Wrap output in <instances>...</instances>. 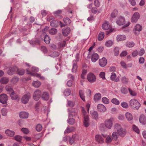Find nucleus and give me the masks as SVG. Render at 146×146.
<instances>
[{"label": "nucleus", "mask_w": 146, "mask_h": 146, "mask_svg": "<svg viewBox=\"0 0 146 146\" xmlns=\"http://www.w3.org/2000/svg\"><path fill=\"white\" fill-rule=\"evenodd\" d=\"M126 118L128 121H131L133 119L132 114L129 113L127 112L125 114Z\"/></svg>", "instance_id": "2f4dec72"}, {"label": "nucleus", "mask_w": 146, "mask_h": 146, "mask_svg": "<svg viewBox=\"0 0 146 146\" xmlns=\"http://www.w3.org/2000/svg\"><path fill=\"white\" fill-rule=\"evenodd\" d=\"M68 121L69 124L72 125L75 123V119L73 118H70L69 119H68Z\"/></svg>", "instance_id": "37998d69"}, {"label": "nucleus", "mask_w": 146, "mask_h": 146, "mask_svg": "<svg viewBox=\"0 0 146 146\" xmlns=\"http://www.w3.org/2000/svg\"><path fill=\"white\" fill-rule=\"evenodd\" d=\"M77 66L76 64V63L74 62L73 64V68H72V71L73 72H76L77 69Z\"/></svg>", "instance_id": "6e6d98bb"}, {"label": "nucleus", "mask_w": 146, "mask_h": 146, "mask_svg": "<svg viewBox=\"0 0 146 146\" xmlns=\"http://www.w3.org/2000/svg\"><path fill=\"white\" fill-rule=\"evenodd\" d=\"M74 104V103L73 101L69 100L68 101V105L70 107H73Z\"/></svg>", "instance_id": "bf43d9fd"}, {"label": "nucleus", "mask_w": 146, "mask_h": 146, "mask_svg": "<svg viewBox=\"0 0 146 146\" xmlns=\"http://www.w3.org/2000/svg\"><path fill=\"white\" fill-rule=\"evenodd\" d=\"M99 65L101 66L104 67L106 65L107 63V60L105 58L103 57L99 60Z\"/></svg>", "instance_id": "ddd939ff"}, {"label": "nucleus", "mask_w": 146, "mask_h": 146, "mask_svg": "<svg viewBox=\"0 0 146 146\" xmlns=\"http://www.w3.org/2000/svg\"><path fill=\"white\" fill-rule=\"evenodd\" d=\"M110 26L109 23L107 21L105 22L102 26V29L105 30H106L110 28Z\"/></svg>", "instance_id": "393cba45"}, {"label": "nucleus", "mask_w": 146, "mask_h": 146, "mask_svg": "<svg viewBox=\"0 0 146 146\" xmlns=\"http://www.w3.org/2000/svg\"><path fill=\"white\" fill-rule=\"evenodd\" d=\"M111 102L113 103L116 105H119V101L115 98L113 99Z\"/></svg>", "instance_id": "603ef678"}, {"label": "nucleus", "mask_w": 146, "mask_h": 146, "mask_svg": "<svg viewBox=\"0 0 146 146\" xmlns=\"http://www.w3.org/2000/svg\"><path fill=\"white\" fill-rule=\"evenodd\" d=\"M7 100L8 97L6 94H2L0 95V102L2 103L6 104Z\"/></svg>", "instance_id": "0eeeda50"}, {"label": "nucleus", "mask_w": 146, "mask_h": 146, "mask_svg": "<svg viewBox=\"0 0 146 146\" xmlns=\"http://www.w3.org/2000/svg\"><path fill=\"white\" fill-rule=\"evenodd\" d=\"M94 5L96 7H98L100 6V2L98 0H95L94 2Z\"/></svg>", "instance_id": "338daca9"}, {"label": "nucleus", "mask_w": 146, "mask_h": 146, "mask_svg": "<svg viewBox=\"0 0 146 146\" xmlns=\"http://www.w3.org/2000/svg\"><path fill=\"white\" fill-rule=\"evenodd\" d=\"M5 133L7 136L11 137H13L15 135V132L13 131L7 129L5 131Z\"/></svg>", "instance_id": "a211bd4d"}, {"label": "nucleus", "mask_w": 146, "mask_h": 146, "mask_svg": "<svg viewBox=\"0 0 146 146\" xmlns=\"http://www.w3.org/2000/svg\"><path fill=\"white\" fill-rule=\"evenodd\" d=\"M49 29V27H45L42 30V33L41 34H43V35L45 34L46 35V32Z\"/></svg>", "instance_id": "69168bd1"}, {"label": "nucleus", "mask_w": 146, "mask_h": 146, "mask_svg": "<svg viewBox=\"0 0 146 146\" xmlns=\"http://www.w3.org/2000/svg\"><path fill=\"white\" fill-rule=\"evenodd\" d=\"M95 139L96 141L98 143H102L104 142V139L100 135H96L95 137Z\"/></svg>", "instance_id": "4468645a"}, {"label": "nucleus", "mask_w": 146, "mask_h": 146, "mask_svg": "<svg viewBox=\"0 0 146 146\" xmlns=\"http://www.w3.org/2000/svg\"><path fill=\"white\" fill-rule=\"evenodd\" d=\"M33 85L35 87L38 88L41 85V83L38 81H34L33 83Z\"/></svg>", "instance_id": "f704fd0d"}, {"label": "nucleus", "mask_w": 146, "mask_h": 146, "mask_svg": "<svg viewBox=\"0 0 146 146\" xmlns=\"http://www.w3.org/2000/svg\"><path fill=\"white\" fill-rule=\"evenodd\" d=\"M9 81V79L6 77L2 78L0 80L1 83L2 84H6Z\"/></svg>", "instance_id": "473e14b6"}, {"label": "nucleus", "mask_w": 146, "mask_h": 146, "mask_svg": "<svg viewBox=\"0 0 146 146\" xmlns=\"http://www.w3.org/2000/svg\"><path fill=\"white\" fill-rule=\"evenodd\" d=\"M17 69V68L16 66L11 67L9 68L8 71L7 73L9 75H12L15 72Z\"/></svg>", "instance_id": "9b49d317"}, {"label": "nucleus", "mask_w": 146, "mask_h": 146, "mask_svg": "<svg viewBox=\"0 0 146 146\" xmlns=\"http://www.w3.org/2000/svg\"><path fill=\"white\" fill-rule=\"evenodd\" d=\"M139 120L140 122L143 124H145L146 123V119L145 116L143 115H141Z\"/></svg>", "instance_id": "4be33fe9"}, {"label": "nucleus", "mask_w": 146, "mask_h": 146, "mask_svg": "<svg viewBox=\"0 0 146 146\" xmlns=\"http://www.w3.org/2000/svg\"><path fill=\"white\" fill-rule=\"evenodd\" d=\"M104 37V33L102 32H100L98 36V39L99 41L102 40Z\"/></svg>", "instance_id": "7c9ffc66"}, {"label": "nucleus", "mask_w": 146, "mask_h": 146, "mask_svg": "<svg viewBox=\"0 0 146 146\" xmlns=\"http://www.w3.org/2000/svg\"><path fill=\"white\" fill-rule=\"evenodd\" d=\"M17 73L20 75H22L24 74L25 73V70L23 69H19L17 68L16 71Z\"/></svg>", "instance_id": "e433bc0d"}, {"label": "nucleus", "mask_w": 146, "mask_h": 146, "mask_svg": "<svg viewBox=\"0 0 146 146\" xmlns=\"http://www.w3.org/2000/svg\"><path fill=\"white\" fill-rule=\"evenodd\" d=\"M118 11L116 9L114 10L111 14V16L112 18H115L117 15Z\"/></svg>", "instance_id": "72a5a7b5"}, {"label": "nucleus", "mask_w": 146, "mask_h": 146, "mask_svg": "<svg viewBox=\"0 0 146 146\" xmlns=\"http://www.w3.org/2000/svg\"><path fill=\"white\" fill-rule=\"evenodd\" d=\"M92 116L95 119H96L98 118V114L96 111H94L92 113Z\"/></svg>", "instance_id": "49530a36"}, {"label": "nucleus", "mask_w": 146, "mask_h": 146, "mask_svg": "<svg viewBox=\"0 0 146 146\" xmlns=\"http://www.w3.org/2000/svg\"><path fill=\"white\" fill-rule=\"evenodd\" d=\"M126 39V37L124 35H119L117 36V40L118 41L125 40Z\"/></svg>", "instance_id": "b1692460"}, {"label": "nucleus", "mask_w": 146, "mask_h": 146, "mask_svg": "<svg viewBox=\"0 0 146 146\" xmlns=\"http://www.w3.org/2000/svg\"><path fill=\"white\" fill-rule=\"evenodd\" d=\"M42 98L44 100H48L49 98V96L48 93L46 92H44L42 94Z\"/></svg>", "instance_id": "aec40b11"}, {"label": "nucleus", "mask_w": 146, "mask_h": 146, "mask_svg": "<svg viewBox=\"0 0 146 146\" xmlns=\"http://www.w3.org/2000/svg\"><path fill=\"white\" fill-rule=\"evenodd\" d=\"M133 130L137 133L139 132V131L138 128L135 125H133Z\"/></svg>", "instance_id": "13d9d810"}, {"label": "nucleus", "mask_w": 146, "mask_h": 146, "mask_svg": "<svg viewBox=\"0 0 146 146\" xmlns=\"http://www.w3.org/2000/svg\"><path fill=\"white\" fill-rule=\"evenodd\" d=\"M70 30L69 28H67L62 30V33L65 36H67L70 32Z\"/></svg>", "instance_id": "6ab92c4d"}, {"label": "nucleus", "mask_w": 146, "mask_h": 146, "mask_svg": "<svg viewBox=\"0 0 146 146\" xmlns=\"http://www.w3.org/2000/svg\"><path fill=\"white\" fill-rule=\"evenodd\" d=\"M5 89L7 91L11 92V93L13 91H14L12 88L11 86L8 85L6 86Z\"/></svg>", "instance_id": "864d4df0"}, {"label": "nucleus", "mask_w": 146, "mask_h": 146, "mask_svg": "<svg viewBox=\"0 0 146 146\" xmlns=\"http://www.w3.org/2000/svg\"><path fill=\"white\" fill-rule=\"evenodd\" d=\"M87 79L90 82L93 83L95 81L96 77L93 74L90 73L87 75Z\"/></svg>", "instance_id": "20e7f679"}, {"label": "nucleus", "mask_w": 146, "mask_h": 146, "mask_svg": "<svg viewBox=\"0 0 146 146\" xmlns=\"http://www.w3.org/2000/svg\"><path fill=\"white\" fill-rule=\"evenodd\" d=\"M14 139L17 141L21 142L22 140L21 136L19 135L15 136L14 137Z\"/></svg>", "instance_id": "c03bdc74"}, {"label": "nucleus", "mask_w": 146, "mask_h": 146, "mask_svg": "<svg viewBox=\"0 0 146 146\" xmlns=\"http://www.w3.org/2000/svg\"><path fill=\"white\" fill-rule=\"evenodd\" d=\"M113 44V42L111 40H109L106 42L105 45L109 47L112 45Z\"/></svg>", "instance_id": "a18cd8bd"}, {"label": "nucleus", "mask_w": 146, "mask_h": 146, "mask_svg": "<svg viewBox=\"0 0 146 146\" xmlns=\"http://www.w3.org/2000/svg\"><path fill=\"white\" fill-rule=\"evenodd\" d=\"M75 129V128L73 127H67L64 133H68L74 131Z\"/></svg>", "instance_id": "a878e982"}, {"label": "nucleus", "mask_w": 146, "mask_h": 146, "mask_svg": "<svg viewBox=\"0 0 146 146\" xmlns=\"http://www.w3.org/2000/svg\"><path fill=\"white\" fill-rule=\"evenodd\" d=\"M142 29V27L141 26H140L139 24H137L136 25V26L135 27L134 31V30H135V32H134V33L135 34H137V33L136 32V31H137L138 32H139L141 31Z\"/></svg>", "instance_id": "bb28decb"}, {"label": "nucleus", "mask_w": 146, "mask_h": 146, "mask_svg": "<svg viewBox=\"0 0 146 146\" xmlns=\"http://www.w3.org/2000/svg\"><path fill=\"white\" fill-rule=\"evenodd\" d=\"M84 120L83 121V124L84 126L88 127L89 125V117L88 115H86L84 114Z\"/></svg>", "instance_id": "dca6fc26"}, {"label": "nucleus", "mask_w": 146, "mask_h": 146, "mask_svg": "<svg viewBox=\"0 0 146 146\" xmlns=\"http://www.w3.org/2000/svg\"><path fill=\"white\" fill-rule=\"evenodd\" d=\"M115 129L117 130L118 134L121 137H124L126 133V130L122 128L119 124H116L115 125Z\"/></svg>", "instance_id": "f257e3e1"}, {"label": "nucleus", "mask_w": 146, "mask_h": 146, "mask_svg": "<svg viewBox=\"0 0 146 146\" xmlns=\"http://www.w3.org/2000/svg\"><path fill=\"white\" fill-rule=\"evenodd\" d=\"M105 126L107 128L110 129L113 125L112 120L111 119H107L105 122Z\"/></svg>", "instance_id": "1a4fd4ad"}, {"label": "nucleus", "mask_w": 146, "mask_h": 146, "mask_svg": "<svg viewBox=\"0 0 146 146\" xmlns=\"http://www.w3.org/2000/svg\"><path fill=\"white\" fill-rule=\"evenodd\" d=\"M27 73L28 74H31L33 76H35L39 78L40 76V74L33 73L29 71L28 70H27Z\"/></svg>", "instance_id": "58836bf2"}, {"label": "nucleus", "mask_w": 146, "mask_h": 146, "mask_svg": "<svg viewBox=\"0 0 146 146\" xmlns=\"http://www.w3.org/2000/svg\"><path fill=\"white\" fill-rule=\"evenodd\" d=\"M140 17V15L138 12L135 13L132 16L131 20V22L133 23H136L139 18Z\"/></svg>", "instance_id": "39448f33"}, {"label": "nucleus", "mask_w": 146, "mask_h": 146, "mask_svg": "<svg viewBox=\"0 0 146 146\" xmlns=\"http://www.w3.org/2000/svg\"><path fill=\"white\" fill-rule=\"evenodd\" d=\"M129 105L134 110H138L141 106L140 104L136 100L133 99L129 101Z\"/></svg>", "instance_id": "f03ea898"}, {"label": "nucleus", "mask_w": 146, "mask_h": 146, "mask_svg": "<svg viewBox=\"0 0 146 146\" xmlns=\"http://www.w3.org/2000/svg\"><path fill=\"white\" fill-rule=\"evenodd\" d=\"M71 93V90L69 89H66L64 92V94L66 96L69 95Z\"/></svg>", "instance_id": "a19ab883"}, {"label": "nucleus", "mask_w": 146, "mask_h": 146, "mask_svg": "<svg viewBox=\"0 0 146 146\" xmlns=\"http://www.w3.org/2000/svg\"><path fill=\"white\" fill-rule=\"evenodd\" d=\"M116 74L115 73L113 72H112L110 77L111 79L112 80H114L116 77Z\"/></svg>", "instance_id": "e2e57ef3"}, {"label": "nucleus", "mask_w": 146, "mask_h": 146, "mask_svg": "<svg viewBox=\"0 0 146 146\" xmlns=\"http://www.w3.org/2000/svg\"><path fill=\"white\" fill-rule=\"evenodd\" d=\"M77 111L76 109H72L69 112V116L70 117H73L76 116L77 115Z\"/></svg>", "instance_id": "2eb2a0df"}, {"label": "nucleus", "mask_w": 146, "mask_h": 146, "mask_svg": "<svg viewBox=\"0 0 146 146\" xmlns=\"http://www.w3.org/2000/svg\"><path fill=\"white\" fill-rule=\"evenodd\" d=\"M30 98V95L29 94H25L22 98L21 101L24 104H27L29 101Z\"/></svg>", "instance_id": "423d86ee"}, {"label": "nucleus", "mask_w": 146, "mask_h": 146, "mask_svg": "<svg viewBox=\"0 0 146 146\" xmlns=\"http://www.w3.org/2000/svg\"><path fill=\"white\" fill-rule=\"evenodd\" d=\"M19 81V78L17 77H14L12 78L11 80L13 84H15Z\"/></svg>", "instance_id": "052dcab7"}, {"label": "nucleus", "mask_w": 146, "mask_h": 146, "mask_svg": "<svg viewBox=\"0 0 146 146\" xmlns=\"http://www.w3.org/2000/svg\"><path fill=\"white\" fill-rule=\"evenodd\" d=\"M116 23L119 25H123L125 23V21L124 17H118Z\"/></svg>", "instance_id": "6e6552de"}, {"label": "nucleus", "mask_w": 146, "mask_h": 146, "mask_svg": "<svg viewBox=\"0 0 146 146\" xmlns=\"http://www.w3.org/2000/svg\"><path fill=\"white\" fill-rule=\"evenodd\" d=\"M79 93L80 98L84 101H85V97L83 91L82 90H80L79 91Z\"/></svg>", "instance_id": "c756f323"}, {"label": "nucleus", "mask_w": 146, "mask_h": 146, "mask_svg": "<svg viewBox=\"0 0 146 146\" xmlns=\"http://www.w3.org/2000/svg\"><path fill=\"white\" fill-rule=\"evenodd\" d=\"M97 109L99 111L104 112L106 110V107L101 104H99L97 106Z\"/></svg>", "instance_id": "f8f14e48"}, {"label": "nucleus", "mask_w": 146, "mask_h": 146, "mask_svg": "<svg viewBox=\"0 0 146 146\" xmlns=\"http://www.w3.org/2000/svg\"><path fill=\"white\" fill-rule=\"evenodd\" d=\"M121 81L122 83L126 84L128 82V79L125 76H124L121 78Z\"/></svg>", "instance_id": "de8ad7c7"}, {"label": "nucleus", "mask_w": 146, "mask_h": 146, "mask_svg": "<svg viewBox=\"0 0 146 146\" xmlns=\"http://www.w3.org/2000/svg\"><path fill=\"white\" fill-rule=\"evenodd\" d=\"M119 48L118 47H115L114 50V53L115 56H117L119 54Z\"/></svg>", "instance_id": "09e8293b"}, {"label": "nucleus", "mask_w": 146, "mask_h": 146, "mask_svg": "<svg viewBox=\"0 0 146 146\" xmlns=\"http://www.w3.org/2000/svg\"><path fill=\"white\" fill-rule=\"evenodd\" d=\"M29 113L24 111L21 112L19 114L20 118H27L28 117Z\"/></svg>", "instance_id": "412c9836"}, {"label": "nucleus", "mask_w": 146, "mask_h": 146, "mask_svg": "<svg viewBox=\"0 0 146 146\" xmlns=\"http://www.w3.org/2000/svg\"><path fill=\"white\" fill-rule=\"evenodd\" d=\"M62 12V10H59L54 12V14L55 16H58L59 14H60Z\"/></svg>", "instance_id": "774afa93"}, {"label": "nucleus", "mask_w": 146, "mask_h": 146, "mask_svg": "<svg viewBox=\"0 0 146 146\" xmlns=\"http://www.w3.org/2000/svg\"><path fill=\"white\" fill-rule=\"evenodd\" d=\"M57 32V30L55 28H52L49 31L50 34L52 35L56 34Z\"/></svg>", "instance_id": "4c0bfd02"}, {"label": "nucleus", "mask_w": 146, "mask_h": 146, "mask_svg": "<svg viewBox=\"0 0 146 146\" xmlns=\"http://www.w3.org/2000/svg\"><path fill=\"white\" fill-rule=\"evenodd\" d=\"M10 97L12 100H16L17 99L19 100V96L16 94L14 91H13L10 94Z\"/></svg>", "instance_id": "f3484780"}, {"label": "nucleus", "mask_w": 146, "mask_h": 146, "mask_svg": "<svg viewBox=\"0 0 146 146\" xmlns=\"http://www.w3.org/2000/svg\"><path fill=\"white\" fill-rule=\"evenodd\" d=\"M21 131L25 134H27L29 133V130L27 128H23L21 129Z\"/></svg>", "instance_id": "4d7b16f0"}, {"label": "nucleus", "mask_w": 146, "mask_h": 146, "mask_svg": "<svg viewBox=\"0 0 146 146\" xmlns=\"http://www.w3.org/2000/svg\"><path fill=\"white\" fill-rule=\"evenodd\" d=\"M101 98V94L99 93H97L94 96V100L95 101H97L100 100Z\"/></svg>", "instance_id": "c85d7f7f"}, {"label": "nucleus", "mask_w": 146, "mask_h": 146, "mask_svg": "<svg viewBox=\"0 0 146 146\" xmlns=\"http://www.w3.org/2000/svg\"><path fill=\"white\" fill-rule=\"evenodd\" d=\"M58 23L57 21L53 20L50 22V25L52 27H56L58 26Z\"/></svg>", "instance_id": "c9c22d12"}, {"label": "nucleus", "mask_w": 146, "mask_h": 146, "mask_svg": "<svg viewBox=\"0 0 146 146\" xmlns=\"http://www.w3.org/2000/svg\"><path fill=\"white\" fill-rule=\"evenodd\" d=\"M134 43L133 42H127L126 43V46L129 47H132L134 46Z\"/></svg>", "instance_id": "8fccbe9b"}, {"label": "nucleus", "mask_w": 146, "mask_h": 146, "mask_svg": "<svg viewBox=\"0 0 146 146\" xmlns=\"http://www.w3.org/2000/svg\"><path fill=\"white\" fill-rule=\"evenodd\" d=\"M42 129V125L40 124H38L36 127V129L38 132L41 131Z\"/></svg>", "instance_id": "3c124183"}, {"label": "nucleus", "mask_w": 146, "mask_h": 146, "mask_svg": "<svg viewBox=\"0 0 146 146\" xmlns=\"http://www.w3.org/2000/svg\"><path fill=\"white\" fill-rule=\"evenodd\" d=\"M42 93L40 90H37L34 92L33 98L36 101H38Z\"/></svg>", "instance_id": "7ed1b4c3"}, {"label": "nucleus", "mask_w": 146, "mask_h": 146, "mask_svg": "<svg viewBox=\"0 0 146 146\" xmlns=\"http://www.w3.org/2000/svg\"><path fill=\"white\" fill-rule=\"evenodd\" d=\"M111 137L112 139L114 141H116L117 139V136L116 132H113L112 135Z\"/></svg>", "instance_id": "79ce46f5"}, {"label": "nucleus", "mask_w": 146, "mask_h": 146, "mask_svg": "<svg viewBox=\"0 0 146 146\" xmlns=\"http://www.w3.org/2000/svg\"><path fill=\"white\" fill-rule=\"evenodd\" d=\"M129 92L130 94L133 96H135L136 95V93L134 91H132L130 88H129Z\"/></svg>", "instance_id": "0e129e2a"}, {"label": "nucleus", "mask_w": 146, "mask_h": 146, "mask_svg": "<svg viewBox=\"0 0 146 146\" xmlns=\"http://www.w3.org/2000/svg\"><path fill=\"white\" fill-rule=\"evenodd\" d=\"M121 92L125 94L127 93L128 91L127 88L125 87H123L121 89Z\"/></svg>", "instance_id": "680f3d73"}, {"label": "nucleus", "mask_w": 146, "mask_h": 146, "mask_svg": "<svg viewBox=\"0 0 146 146\" xmlns=\"http://www.w3.org/2000/svg\"><path fill=\"white\" fill-rule=\"evenodd\" d=\"M99 58L98 55L96 53H93L92 56L91 60L93 62H95Z\"/></svg>", "instance_id": "5701e85b"}, {"label": "nucleus", "mask_w": 146, "mask_h": 146, "mask_svg": "<svg viewBox=\"0 0 146 146\" xmlns=\"http://www.w3.org/2000/svg\"><path fill=\"white\" fill-rule=\"evenodd\" d=\"M103 136L104 137H106V142L107 143H111L112 141V139L111 138V136H106V135H104L102 134Z\"/></svg>", "instance_id": "cd10ccee"}, {"label": "nucleus", "mask_w": 146, "mask_h": 146, "mask_svg": "<svg viewBox=\"0 0 146 146\" xmlns=\"http://www.w3.org/2000/svg\"><path fill=\"white\" fill-rule=\"evenodd\" d=\"M103 102L105 104H108L109 102V100L106 97H103L102 98Z\"/></svg>", "instance_id": "5fc2aeb1"}, {"label": "nucleus", "mask_w": 146, "mask_h": 146, "mask_svg": "<svg viewBox=\"0 0 146 146\" xmlns=\"http://www.w3.org/2000/svg\"><path fill=\"white\" fill-rule=\"evenodd\" d=\"M63 21L64 23L66 25L70 24L71 22V21L68 18H64Z\"/></svg>", "instance_id": "ea45409f"}, {"label": "nucleus", "mask_w": 146, "mask_h": 146, "mask_svg": "<svg viewBox=\"0 0 146 146\" xmlns=\"http://www.w3.org/2000/svg\"><path fill=\"white\" fill-rule=\"evenodd\" d=\"M41 38L42 39H44V41L46 44H48L50 43V39L49 36L47 35L46 34L45 35L44 34L43 35V34H41Z\"/></svg>", "instance_id": "9d476101"}]
</instances>
